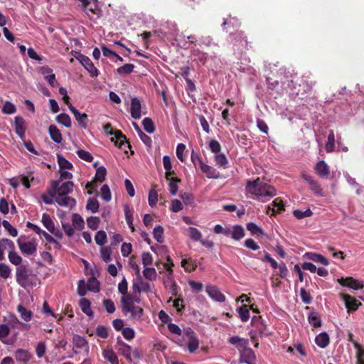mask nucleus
<instances>
[{
  "instance_id": "62",
  "label": "nucleus",
  "mask_w": 364,
  "mask_h": 364,
  "mask_svg": "<svg viewBox=\"0 0 364 364\" xmlns=\"http://www.w3.org/2000/svg\"><path fill=\"white\" fill-rule=\"evenodd\" d=\"M77 154L79 158L85 161L91 162L93 160V156H92V154L87 151L79 149L77 151Z\"/></svg>"
},
{
  "instance_id": "24",
  "label": "nucleus",
  "mask_w": 364,
  "mask_h": 364,
  "mask_svg": "<svg viewBox=\"0 0 364 364\" xmlns=\"http://www.w3.org/2000/svg\"><path fill=\"white\" fill-rule=\"evenodd\" d=\"M32 358V355L26 350L18 349L15 352V358L17 361L26 363Z\"/></svg>"
},
{
  "instance_id": "23",
  "label": "nucleus",
  "mask_w": 364,
  "mask_h": 364,
  "mask_svg": "<svg viewBox=\"0 0 364 364\" xmlns=\"http://www.w3.org/2000/svg\"><path fill=\"white\" fill-rule=\"evenodd\" d=\"M305 257L309 259H311L316 263L321 264L324 266H327L329 264V261L327 258L323 257L321 254L314 253V252H306L305 254Z\"/></svg>"
},
{
  "instance_id": "55",
  "label": "nucleus",
  "mask_w": 364,
  "mask_h": 364,
  "mask_svg": "<svg viewBox=\"0 0 364 364\" xmlns=\"http://www.w3.org/2000/svg\"><path fill=\"white\" fill-rule=\"evenodd\" d=\"M188 350L190 353L195 352L199 347V341L196 338H191L187 343Z\"/></svg>"
},
{
  "instance_id": "53",
  "label": "nucleus",
  "mask_w": 364,
  "mask_h": 364,
  "mask_svg": "<svg viewBox=\"0 0 364 364\" xmlns=\"http://www.w3.org/2000/svg\"><path fill=\"white\" fill-rule=\"evenodd\" d=\"M95 242L99 245H103L107 242V234L103 230L98 231L95 237Z\"/></svg>"
},
{
  "instance_id": "10",
  "label": "nucleus",
  "mask_w": 364,
  "mask_h": 364,
  "mask_svg": "<svg viewBox=\"0 0 364 364\" xmlns=\"http://www.w3.org/2000/svg\"><path fill=\"white\" fill-rule=\"evenodd\" d=\"M115 349L121 353L130 363L133 361L132 357V347L122 341L120 338H117L115 345Z\"/></svg>"
},
{
  "instance_id": "49",
  "label": "nucleus",
  "mask_w": 364,
  "mask_h": 364,
  "mask_svg": "<svg viewBox=\"0 0 364 364\" xmlns=\"http://www.w3.org/2000/svg\"><path fill=\"white\" fill-rule=\"evenodd\" d=\"M242 321H247L249 318V309L247 305L242 304L237 309Z\"/></svg>"
},
{
  "instance_id": "1",
  "label": "nucleus",
  "mask_w": 364,
  "mask_h": 364,
  "mask_svg": "<svg viewBox=\"0 0 364 364\" xmlns=\"http://www.w3.org/2000/svg\"><path fill=\"white\" fill-rule=\"evenodd\" d=\"M276 195L274 187L264 182L259 177H252V199L265 202Z\"/></svg>"
},
{
  "instance_id": "3",
  "label": "nucleus",
  "mask_w": 364,
  "mask_h": 364,
  "mask_svg": "<svg viewBox=\"0 0 364 364\" xmlns=\"http://www.w3.org/2000/svg\"><path fill=\"white\" fill-rule=\"evenodd\" d=\"M228 341L230 344L235 345L240 350L242 358V360H241V363L250 364L248 340L238 336H232L229 338Z\"/></svg>"
},
{
  "instance_id": "31",
  "label": "nucleus",
  "mask_w": 364,
  "mask_h": 364,
  "mask_svg": "<svg viewBox=\"0 0 364 364\" xmlns=\"http://www.w3.org/2000/svg\"><path fill=\"white\" fill-rule=\"evenodd\" d=\"M86 284L88 291L92 293H97L100 291V282L95 277H91L89 278Z\"/></svg>"
},
{
  "instance_id": "28",
  "label": "nucleus",
  "mask_w": 364,
  "mask_h": 364,
  "mask_svg": "<svg viewBox=\"0 0 364 364\" xmlns=\"http://www.w3.org/2000/svg\"><path fill=\"white\" fill-rule=\"evenodd\" d=\"M48 132L53 141L58 144L62 141V134L55 125L51 124L48 128Z\"/></svg>"
},
{
  "instance_id": "43",
  "label": "nucleus",
  "mask_w": 364,
  "mask_h": 364,
  "mask_svg": "<svg viewBox=\"0 0 364 364\" xmlns=\"http://www.w3.org/2000/svg\"><path fill=\"white\" fill-rule=\"evenodd\" d=\"M238 143L241 145H247L250 134L248 131L240 130L237 134Z\"/></svg>"
},
{
  "instance_id": "12",
  "label": "nucleus",
  "mask_w": 364,
  "mask_h": 364,
  "mask_svg": "<svg viewBox=\"0 0 364 364\" xmlns=\"http://www.w3.org/2000/svg\"><path fill=\"white\" fill-rule=\"evenodd\" d=\"M19 177L21 178V183L27 189L31 188V183L33 184L41 183L40 179L34 176V172L32 171H28L26 173L21 174Z\"/></svg>"
},
{
  "instance_id": "19",
  "label": "nucleus",
  "mask_w": 364,
  "mask_h": 364,
  "mask_svg": "<svg viewBox=\"0 0 364 364\" xmlns=\"http://www.w3.org/2000/svg\"><path fill=\"white\" fill-rule=\"evenodd\" d=\"M55 201L60 205L72 208L76 204L75 200L68 195H56Z\"/></svg>"
},
{
  "instance_id": "2",
  "label": "nucleus",
  "mask_w": 364,
  "mask_h": 364,
  "mask_svg": "<svg viewBox=\"0 0 364 364\" xmlns=\"http://www.w3.org/2000/svg\"><path fill=\"white\" fill-rule=\"evenodd\" d=\"M16 282L25 289L32 288L39 284L38 278L29 273L26 265H20L16 268Z\"/></svg>"
},
{
  "instance_id": "8",
  "label": "nucleus",
  "mask_w": 364,
  "mask_h": 364,
  "mask_svg": "<svg viewBox=\"0 0 364 364\" xmlns=\"http://www.w3.org/2000/svg\"><path fill=\"white\" fill-rule=\"evenodd\" d=\"M150 290L149 283L142 280L141 276H137L133 279L132 291L133 294L148 293Z\"/></svg>"
},
{
  "instance_id": "11",
  "label": "nucleus",
  "mask_w": 364,
  "mask_h": 364,
  "mask_svg": "<svg viewBox=\"0 0 364 364\" xmlns=\"http://www.w3.org/2000/svg\"><path fill=\"white\" fill-rule=\"evenodd\" d=\"M77 59L80 62L91 76L97 77L99 75L98 70L95 68L92 60L87 56L80 54Z\"/></svg>"
},
{
  "instance_id": "4",
  "label": "nucleus",
  "mask_w": 364,
  "mask_h": 364,
  "mask_svg": "<svg viewBox=\"0 0 364 364\" xmlns=\"http://www.w3.org/2000/svg\"><path fill=\"white\" fill-rule=\"evenodd\" d=\"M134 301L139 303V297H122V305L123 311L130 312L132 316L140 317L143 310L141 307L134 305Z\"/></svg>"
},
{
  "instance_id": "5",
  "label": "nucleus",
  "mask_w": 364,
  "mask_h": 364,
  "mask_svg": "<svg viewBox=\"0 0 364 364\" xmlns=\"http://www.w3.org/2000/svg\"><path fill=\"white\" fill-rule=\"evenodd\" d=\"M51 186L56 195H68L73 192L74 183L67 181L60 184V181H52Z\"/></svg>"
},
{
  "instance_id": "54",
  "label": "nucleus",
  "mask_w": 364,
  "mask_h": 364,
  "mask_svg": "<svg viewBox=\"0 0 364 364\" xmlns=\"http://www.w3.org/2000/svg\"><path fill=\"white\" fill-rule=\"evenodd\" d=\"M313 214V212L310 208L306 209L305 211H301L299 210H295L293 212V215L297 219H302L304 218L310 217Z\"/></svg>"
},
{
  "instance_id": "41",
  "label": "nucleus",
  "mask_w": 364,
  "mask_h": 364,
  "mask_svg": "<svg viewBox=\"0 0 364 364\" xmlns=\"http://www.w3.org/2000/svg\"><path fill=\"white\" fill-rule=\"evenodd\" d=\"M57 159L58 166L61 169H72L73 168V164L63 156L58 154Z\"/></svg>"
},
{
  "instance_id": "29",
  "label": "nucleus",
  "mask_w": 364,
  "mask_h": 364,
  "mask_svg": "<svg viewBox=\"0 0 364 364\" xmlns=\"http://www.w3.org/2000/svg\"><path fill=\"white\" fill-rule=\"evenodd\" d=\"M79 305L82 311L89 317L93 316V311L90 307V302L85 298H82L79 301Z\"/></svg>"
},
{
  "instance_id": "59",
  "label": "nucleus",
  "mask_w": 364,
  "mask_h": 364,
  "mask_svg": "<svg viewBox=\"0 0 364 364\" xmlns=\"http://www.w3.org/2000/svg\"><path fill=\"white\" fill-rule=\"evenodd\" d=\"M2 112L4 114H11L16 112V108L13 103L9 101H6L2 107Z\"/></svg>"
},
{
  "instance_id": "42",
  "label": "nucleus",
  "mask_w": 364,
  "mask_h": 364,
  "mask_svg": "<svg viewBox=\"0 0 364 364\" xmlns=\"http://www.w3.org/2000/svg\"><path fill=\"white\" fill-rule=\"evenodd\" d=\"M56 121L66 127H71V119L68 114L62 113L57 116Z\"/></svg>"
},
{
  "instance_id": "16",
  "label": "nucleus",
  "mask_w": 364,
  "mask_h": 364,
  "mask_svg": "<svg viewBox=\"0 0 364 364\" xmlns=\"http://www.w3.org/2000/svg\"><path fill=\"white\" fill-rule=\"evenodd\" d=\"M81 9L89 16V12L92 15H96L97 16H99L101 13V9L97 0H87V6L86 7H81Z\"/></svg>"
},
{
  "instance_id": "38",
  "label": "nucleus",
  "mask_w": 364,
  "mask_h": 364,
  "mask_svg": "<svg viewBox=\"0 0 364 364\" xmlns=\"http://www.w3.org/2000/svg\"><path fill=\"white\" fill-rule=\"evenodd\" d=\"M56 194L53 191V189L52 187L47 191V194H42L41 195V199L43 201L47 204L50 205L53 203V198H55Z\"/></svg>"
},
{
  "instance_id": "64",
  "label": "nucleus",
  "mask_w": 364,
  "mask_h": 364,
  "mask_svg": "<svg viewBox=\"0 0 364 364\" xmlns=\"http://www.w3.org/2000/svg\"><path fill=\"white\" fill-rule=\"evenodd\" d=\"M188 284L193 292L195 293H199L202 291L203 289V284L200 282H196L193 280H190L188 282Z\"/></svg>"
},
{
  "instance_id": "30",
  "label": "nucleus",
  "mask_w": 364,
  "mask_h": 364,
  "mask_svg": "<svg viewBox=\"0 0 364 364\" xmlns=\"http://www.w3.org/2000/svg\"><path fill=\"white\" fill-rule=\"evenodd\" d=\"M103 358L111 364H119V360L116 353L110 349H105L102 352Z\"/></svg>"
},
{
  "instance_id": "47",
  "label": "nucleus",
  "mask_w": 364,
  "mask_h": 364,
  "mask_svg": "<svg viewBox=\"0 0 364 364\" xmlns=\"http://www.w3.org/2000/svg\"><path fill=\"white\" fill-rule=\"evenodd\" d=\"M335 148V135L333 130H331L328 136V141L326 144L327 152H332Z\"/></svg>"
},
{
  "instance_id": "39",
  "label": "nucleus",
  "mask_w": 364,
  "mask_h": 364,
  "mask_svg": "<svg viewBox=\"0 0 364 364\" xmlns=\"http://www.w3.org/2000/svg\"><path fill=\"white\" fill-rule=\"evenodd\" d=\"M99 202L98 200L95 198H90L87 200L86 208L88 210H90L92 213H97L99 210Z\"/></svg>"
},
{
  "instance_id": "32",
  "label": "nucleus",
  "mask_w": 364,
  "mask_h": 364,
  "mask_svg": "<svg viewBox=\"0 0 364 364\" xmlns=\"http://www.w3.org/2000/svg\"><path fill=\"white\" fill-rule=\"evenodd\" d=\"M41 222L44 227L50 232H53L55 224L48 213H43L42 215Z\"/></svg>"
},
{
  "instance_id": "26",
  "label": "nucleus",
  "mask_w": 364,
  "mask_h": 364,
  "mask_svg": "<svg viewBox=\"0 0 364 364\" xmlns=\"http://www.w3.org/2000/svg\"><path fill=\"white\" fill-rule=\"evenodd\" d=\"M200 169L209 178H218V172L213 167L205 164L204 162L199 166Z\"/></svg>"
},
{
  "instance_id": "7",
  "label": "nucleus",
  "mask_w": 364,
  "mask_h": 364,
  "mask_svg": "<svg viewBox=\"0 0 364 364\" xmlns=\"http://www.w3.org/2000/svg\"><path fill=\"white\" fill-rule=\"evenodd\" d=\"M301 177L305 181H306L309 183L310 189L316 196H324L323 189L321 188L318 181H316L313 176L306 173H303Z\"/></svg>"
},
{
  "instance_id": "25",
  "label": "nucleus",
  "mask_w": 364,
  "mask_h": 364,
  "mask_svg": "<svg viewBox=\"0 0 364 364\" xmlns=\"http://www.w3.org/2000/svg\"><path fill=\"white\" fill-rule=\"evenodd\" d=\"M306 309L311 310L309 315L308 316V320L309 323L314 328L320 327L321 326V320L320 317L318 316V314L314 311V309H311L309 306H306Z\"/></svg>"
},
{
  "instance_id": "51",
  "label": "nucleus",
  "mask_w": 364,
  "mask_h": 364,
  "mask_svg": "<svg viewBox=\"0 0 364 364\" xmlns=\"http://www.w3.org/2000/svg\"><path fill=\"white\" fill-rule=\"evenodd\" d=\"M252 235L256 236L259 238L267 237V235L264 230L253 223H252Z\"/></svg>"
},
{
  "instance_id": "50",
  "label": "nucleus",
  "mask_w": 364,
  "mask_h": 364,
  "mask_svg": "<svg viewBox=\"0 0 364 364\" xmlns=\"http://www.w3.org/2000/svg\"><path fill=\"white\" fill-rule=\"evenodd\" d=\"M144 276L150 281L156 280V271L152 267H146L143 271Z\"/></svg>"
},
{
  "instance_id": "20",
  "label": "nucleus",
  "mask_w": 364,
  "mask_h": 364,
  "mask_svg": "<svg viewBox=\"0 0 364 364\" xmlns=\"http://www.w3.org/2000/svg\"><path fill=\"white\" fill-rule=\"evenodd\" d=\"M130 113L134 119H138L141 117V105L139 100L136 97H134L131 100Z\"/></svg>"
},
{
  "instance_id": "36",
  "label": "nucleus",
  "mask_w": 364,
  "mask_h": 364,
  "mask_svg": "<svg viewBox=\"0 0 364 364\" xmlns=\"http://www.w3.org/2000/svg\"><path fill=\"white\" fill-rule=\"evenodd\" d=\"M17 311L20 314L21 318L25 321H29L31 319L32 312L26 309L23 305L19 304L17 306Z\"/></svg>"
},
{
  "instance_id": "40",
  "label": "nucleus",
  "mask_w": 364,
  "mask_h": 364,
  "mask_svg": "<svg viewBox=\"0 0 364 364\" xmlns=\"http://www.w3.org/2000/svg\"><path fill=\"white\" fill-rule=\"evenodd\" d=\"M8 258L9 262L16 265V266H20V264L22 262V258L20 255H18L17 252L13 251H10L8 255Z\"/></svg>"
},
{
  "instance_id": "45",
  "label": "nucleus",
  "mask_w": 364,
  "mask_h": 364,
  "mask_svg": "<svg viewBox=\"0 0 364 364\" xmlns=\"http://www.w3.org/2000/svg\"><path fill=\"white\" fill-rule=\"evenodd\" d=\"M245 236V231L242 226L235 225L232 230V237L236 240L242 239Z\"/></svg>"
},
{
  "instance_id": "22",
  "label": "nucleus",
  "mask_w": 364,
  "mask_h": 364,
  "mask_svg": "<svg viewBox=\"0 0 364 364\" xmlns=\"http://www.w3.org/2000/svg\"><path fill=\"white\" fill-rule=\"evenodd\" d=\"M315 171L321 178H326L330 174L329 166L323 160L316 164Z\"/></svg>"
},
{
  "instance_id": "21",
  "label": "nucleus",
  "mask_w": 364,
  "mask_h": 364,
  "mask_svg": "<svg viewBox=\"0 0 364 364\" xmlns=\"http://www.w3.org/2000/svg\"><path fill=\"white\" fill-rule=\"evenodd\" d=\"M348 311H355L358 306L361 305V302L356 299L355 297H341Z\"/></svg>"
},
{
  "instance_id": "18",
  "label": "nucleus",
  "mask_w": 364,
  "mask_h": 364,
  "mask_svg": "<svg viewBox=\"0 0 364 364\" xmlns=\"http://www.w3.org/2000/svg\"><path fill=\"white\" fill-rule=\"evenodd\" d=\"M14 129L16 134L21 139H23L25 137L26 125L25 120L21 116H16L14 119Z\"/></svg>"
},
{
  "instance_id": "56",
  "label": "nucleus",
  "mask_w": 364,
  "mask_h": 364,
  "mask_svg": "<svg viewBox=\"0 0 364 364\" xmlns=\"http://www.w3.org/2000/svg\"><path fill=\"white\" fill-rule=\"evenodd\" d=\"M100 222V220L97 217L91 216L87 218V226L92 230H96L98 228Z\"/></svg>"
},
{
  "instance_id": "37",
  "label": "nucleus",
  "mask_w": 364,
  "mask_h": 364,
  "mask_svg": "<svg viewBox=\"0 0 364 364\" xmlns=\"http://www.w3.org/2000/svg\"><path fill=\"white\" fill-rule=\"evenodd\" d=\"M156 185L151 186V189L149 191V204L151 207H154L156 205L158 201V193L156 191Z\"/></svg>"
},
{
  "instance_id": "33",
  "label": "nucleus",
  "mask_w": 364,
  "mask_h": 364,
  "mask_svg": "<svg viewBox=\"0 0 364 364\" xmlns=\"http://www.w3.org/2000/svg\"><path fill=\"white\" fill-rule=\"evenodd\" d=\"M124 210L126 222H127L129 228L131 229L132 232H134L135 228L133 225L134 219H133L132 210L129 208V207L128 205H124Z\"/></svg>"
},
{
  "instance_id": "52",
  "label": "nucleus",
  "mask_w": 364,
  "mask_h": 364,
  "mask_svg": "<svg viewBox=\"0 0 364 364\" xmlns=\"http://www.w3.org/2000/svg\"><path fill=\"white\" fill-rule=\"evenodd\" d=\"M134 67L133 64H125L118 68L117 72L119 75H128L133 72Z\"/></svg>"
},
{
  "instance_id": "61",
  "label": "nucleus",
  "mask_w": 364,
  "mask_h": 364,
  "mask_svg": "<svg viewBox=\"0 0 364 364\" xmlns=\"http://www.w3.org/2000/svg\"><path fill=\"white\" fill-rule=\"evenodd\" d=\"M101 198L105 201H109L111 200V193L108 185L105 184L102 186L101 190Z\"/></svg>"
},
{
  "instance_id": "35",
  "label": "nucleus",
  "mask_w": 364,
  "mask_h": 364,
  "mask_svg": "<svg viewBox=\"0 0 364 364\" xmlns=\"http://www.w3.org/2000/svg\"><path fill=\"white\" fill-rule=\"evenodd\" d=\"M73 225V227L78 230H81L84 228L85 222L82 218L77 213H74L72 216Z\"/></svg>"
},
{
  "instance_id": "48",
  "label": "nucleus",
  "mask_w": 364,
  "mask_h": 364,
  "mask_svg": "<svg viewBox=\"0 0 364 364\" xmlns=\"http://www.w3.org/2000/svg\"><path fill=\"white\" fill-rule=\"evenodd\" d=\"M142 124L144 127V129L148 132V133H153L155 131V126L154 124L153 120L151 118L146 117L142 121Z\"/></svg>"
},
{
  "instance_id": "17",
  "label": "nucleus",
  "mask_w": 364,
  "mask_h": 364,
  "mask_svg": "<svg viewBox=\"0 0 364 364\" xmlns=\"http://www.w3.org/2000/svg\"><path fill=\"white\" fill-rule=\"evenodd\" d=\"M69 109L75 116V118L77 121L79 125L82 128L86 129L88 122L87 114L85 113L81 114L75 107L73 106V105L69 106Z\"/></svg>"
},
{
  "instance_id": "60",
  "label": "nucleus",
  "mask_w": 364,
  "mask_h": 364,
  "mask_svg": "<svg viewBox=\"0 0 364 364\" xmlns=\"http://www.w3.org/2000/svg\"><path fill=\"white\" fill-rule=\"evenodd\" d=\"M107 175V170L104 166L99 167L95 173V180L99 182H102L105 179V176Z\"/></svg>"
},
{
  "instance_id": "58",
  "label": "nucleus",
  "mask_w": 364,
  "mask_h": 364,
  "mask_svg": "<svg viewBox=\"0 0 364 364\" xmlns=\"http://www.w3.org/2000/svg\"><path fill=\"white\" fill-rule=\"evenodd\" d=\"M190 237L194 241H200L202 237L201 232L196 228L190 227L188 228Z\"/></svg>"
},
{
  "instance_id": "14",
  "label": "nucleus",
  "mask_w": 364,
  "mask_h": 364,
  "mask_svg": "<svg viewBox=\"0 0 364 364\" xmlns=\"http://www.w3.org/2000/svg\"><path fill=\"white\" fill-rule=\"evenodd\" d=\"M73 350L75 353L77 352L75 350L77 349H83L85 354L88 355L89 353V345L87 341L85 339V338L79 336L74 335L73 337Z\"/></svg>"
},
{
  "instance_id": "27",
  "label": "nucleus",
  "mask_w": 364,
  "mask_h": 364,
  "mask_svg": "<svg viewBox=\"0 0 364 364\" xmlns=\"http://www.w3.org/2000/svg\"><path fill=\"white\" fill-rule=\"evenodd\" d=\"M315 342L318 346L324 348L329 344V336L326 332L321 333L316 337Z\"/></svg>"
},
{
  "instance_id": "15",
  "label": "nucleus",
  "mask_w": 364,
  "mask_h": 364,
  "mask_svg": "<svg viewBox=\"0 0 364 364\" xmlns=\"http://www.w3.org/2000/svg\"><path fill=\"white\" fill-rule=\"evenodd\" d=\"M17 242L20 250L23 254L31 255L36 252V243L34 241L21 242L19 238Z\"/></svg>"
},
{
  "instance_id": "13",
  "label": "nucleus",
  "mask_w": 364,
  "mask_h": 364,
  "mask_svg": "<svg viewBox=\"0 0 364 364\" xmlns=\"http://www.w3.org/2000/svg\"><path fill=\"white\" fill-rule=\"evenodd\" d=\"M272 207L267 206L266 213L270 215H274L276 213H282L284 211V205L283 201L279 198H277L272 203Z\"/></svg>"
},
{
  "instance_id": "46",
  "label": "nucleus",
  "mask_w": 364,
  "mask_h": 364,
  "mask_svg": "<svg viewBox=\"0 0 364 364\" xmlns=\"http://www.w3.org/2000/svg\"><path fill=\"white\" fill-rule=\"evenodd\" d=\"M153 235L158 242H164V228L161 225L155 227L153 230Z\"/></svg>"
},
{
  "instance_id": "57",
  "label": "nucleus",
  "mask_w": 364,
  "mask_h": 364,
  "mask_svg": "<svg viewBox=\"0 0 364 364\" xmlns=\"http://www.w3.org/2000/svg\"><path fill=\"white\" fill-rule=\"evenodd\" d=\"M181 266L185 269L186 272H191L196 270V264L193 263L192 260L190 259H182Z\"/></svg>"
},
{
  "instance_id": "6",
  "label": "nucleus",
  "mask_w": 364,
  "mask_h": 364,
  "mask_svg": "<svg viewBox=\"0 0 364 364\" xmlns=\"http://www.w3.org/2000/svg\"><path fill=\"white\" fill-rule=\"evenodd\" d=\"M338 283L344 287L354 290L362 289L364 287V282L356 279L352 277H341L338 279Z\"/></svg>"
},
{
  "instance_id": "44",
  "label": "nucleus",
  "mask_w": 364,
  "mask_h": 364,
  "mask_svg": "<svg viewBox=\"0 0 364 364\" xmlns=\"http://www.w3.org/2000/svg\"><path fill=\"white\" fill-rule=\"evenodd\" d=\"M168 181V188L170 193L173 196H175L178 190V183L181 181L178 178H171V179H170Z\"/></svg>"
},
{
  "instance_id": "63",
  "label": "nucleus",
  "mask_w": 364,
  "mask_h": 364,
  "mask_svg": "<svg viewBox=\"0 0 364 364\" xmlns=\"http://www.w3.org/2000/svg\"><path fill=\"white\" fill-rule=\"evenodd\" d=\"M11 269L9 265L4 263H0V277L7 279L10 277Z\"/></svg>"
},
{
  "instance_id": "9",
  "label": "nucleus",
  "mask_w": 364,
  "mask_h": 364,
  "mask_svg": "<svg viewBox=\"0 0 364 364\" xmlns=\"http://www.w3.org/2000/svg\"><path fill=\"white\" fill-rule=\"evenodd\" d=\"M110 135L114 136V137L111 139V141L114 143L115 146L120 149H123V146H124V149L126 147L131 149V146L127 141V137L121 131L115 129L113 133H110Z\"/></svg>"
},
{
  "instance_id": "34",
  "label": "nucleus",
  "mask_w": 364,
  "mask_h": 364,
  "mask_svg": "<svg viewBox=\"0 0 364 364\" xmlns=\"http://www.w3.org/2000/svg\"><path fill=\"white\" fill-rule=\"evenodd\" d=\"M255 326L257 328V331L259 333H262L265 329V326L262 320V316L258 315H255L252 316V326Z\"/></svg>"
}]
</instances>
